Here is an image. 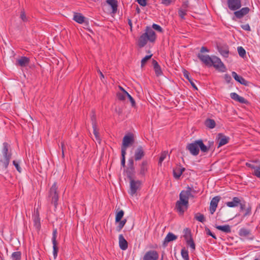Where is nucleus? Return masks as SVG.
Segmentation results:
<instances>
[{
  "mask_svg": "<svg viewBox=\"0 0 260 260\" xmlns=\"http://www.w3.org/2000/svg\"><path fill=\"white\" fill-rule=\"evenodd\" d=\"M240 199L238 197H234L232 201L228 202L225 203L226 205L231 208L236 207L240 203Z\"/></svg>",
  "mask_w": 260,
  "mask_h": 260,
  "instance_id": "obj_23",
  "label": "nucleus"
},
{
  "mask_svg": "<svg viewBox=\"0 0 260 260\" xmlns=\"http://www.w3.org/2000/svg\"><path fill=\"white\" fill-rule=\"evenodd\" d=\"M228 8L232 11H236L239 9L242 6L241 0H228Z\"/></svg>",
  "mask_w": 260,
  "mask_h": 260,
  "instance_id": "obj_9",
  "label": "nucleus"
},
{
  "mask_svg": "<svg viewBox=\"0 0 260 260\" xmlns=\"http://www.w3.org/2000/svg\"><path fill=\"white\" fill-rule=\"evenodd\" d=\"M177 239V236L172 233H169L164 240V244L175 240Z\"/></svg>",
  "mask_w": 260,
  "mask_h": 260,
  "instance_id": "obj_29",
  "label": "nucleus"
},
{
  "mask_svg": "<svg viewBox=\"0 0 260 260\" xmlns=\"http://www.w3.org/2000/svg\"><path fill=\"white\" fill-rule=\"evenodd\" d=\"M152 54L149 55H146L141 60V67H143L145 66L146 62L151 57Z\"/></svg>",
  "mask_w": 260,
  "mask_h": 260,
  "instance_id": "obj_47",
  "label": "nucleus"
},
{
  "mask_svg": "<svg viewBox=\"0 0 260 260\" xmlns=\"http://www.w3.org/2000/svg\"><path fill=\"white\" fill-rule=\"evenodd\" d=\"M224 78L225 81L228 83H229L231 82V81L232 80V78H231V76L228 74L224 75Z\"/></svg>",
  "mask_w": 260,
  "mask_h": 260,
  "instance_id": "obj_59",
  "label": "nucleus"
},
{
  "mask_svg": "<svg viewBox=\"0 0 260 260\" xmlns=\"http://www.w3.org/2000/svg\"><path fill=\"white\" fill-rule=\"evenodd\" d=\"M118 225L116 228V230L118 232H120L122 229L123 228L124 225H125V223L126 222V219H124L123 220L121 219L118 222Z\"/></svg>",
  "mask_w": 260,
  "mask_h": 260,
  "instance_id": "obj_40",
  "label": "nucleus"
},
{
  "mask_svg": "<svg viewBox=\"0 0 260 260\" xmlns=\"http://www.w3.org/2000/svg\"><path fill=\"white\" fill-rule=\"evenodd\" d=\"M220 199V197L216 196L211 200L210 204V212L211 214L215 212Z\"/></svg>",
  "mask_w": 260,
  "mask_h": 260,
  "instance_id": "obj_12",
  "label": "nucleus"
},
{
  "mask_svg": "<svg viewBox=\"0 0 260 260\" xmlns=\"http://www.w3.org/2000/svg\"><path fill=\"white\" fill-rule=\"evenodd\" d=\"M187 243V244L189 245L193 250L195 249V244L192 239H190V240H188Z\"/></svg>",
  "mask_w": 260,
  "mask_h": 260,
  "instance_id": "obj_53",
  "label": "nucleus"
},
{
  "mask_svg": "<svg viewBox=\"0 0 260 260\" xmlns=\"http://www.w3.org/2000/svg\"><path fill=\"white\" fill-rule=\"evenodd\" d=\"M241 27L245 30L250 31V27L249 24H244L241 25Z\"/></svg>",
  "mask_w": 260,
  "mask_h": 260,
  "instance_id": "obj_60",
  "label": "nucleus"
},
{
  "mask_svg": "<svg viewBox=\"0 0 260 260\" xmlns=\"http://www.w3.org/2000/svg\"><path fill=\"white\" fill-rule=\"evenodd\" d=\"M125 93H128L125 90H123V92H118L117 93V97L119 100L124 101L125 99V97L127 96V94H125Z\"/></svg>",
  "mask_w": 260,
  "mask_h": 260,
  "instance_id": "obj_38",
  "label": "nucleus"
},
{
  "mask_svg": "<svg viewBox=\"0 0 260 260\" xmlns=\"http://www.w3.org/2000/svg\"><path fill=\"white\" fill-rule=\"evenodd\" d=\"M125 94H127V97L129 99L132 106H134L135 105V102L134 99L132 98V96L128 93H125Z\"/></svg>",
  "mask_w": 260,
  "mask_h": 260,
  "instance_id": "obj_55",
  "label": "nucleus"
},
{
  "mask_svg": "<svg viewBox=\"0 0 260 260\" xmlns=\"http://www.w3.org/2000/svg\"><path fill=\"white\" fill-rule=\"evenodd\" d=\"M198 57L206 65L211 66L212 58L208 55H203L202 53H199Z\"/></svg>",
  "mask_w": 260,
  "mask_h": 260,
  "instance_id": "obj_14",
  "label": "nucleus"
},
{
  "mask_svg": "<svg viewBox=\"0 0 260 260\" xmlns=\"http://www.w3.org/2000/svg\"><path fill=\"white\" fill-rule=\"evenodd\" d=\"M197 143L198 144L199 147L200 148L202 152H206L208 151L209 148L204 145L202 140H198Z\"/></svg>",
  "mask_w": 260,
  "mask_h": 260,
  "instance_id": "obj_33",
  "label": "nucleus"
},
{
  "mask_svg": "<svg viewBox=\"0 0 260 260\" xmlns=\"http://www.w3.org/2000/svg\"><path fill=\"white\" fill-rule=\"evenodd\" d=\"M230 97L233 100L239 102L242 104H245L246 100L243 97L239 96L237 93L235 92H232L230 94Z\"/></svg>",
  "mask_w": 260,
  "mask_h": 260,
  "instance_id": "obj_24",
  "label": "nucleus"
},
{
  "mask_svg": "<svg viewBox=\"0 0 260 260\" xmlns=\"http://www.w3.org/2000/svg\"><path fill=\"white\" fill-rule=\"evenodd\" d=\"M250 231L249 230L245 229V228H242V229H240V230L239 231V235L241 236H247L249 235H250Z\"/></svg>",
  "mask_w": 260,
  "mask_h": 260,
  "instance_id": "obj_42",
  "label": "nucleus"
},
{
  "mask_svg": "<svg viewBox=\"0 0 260 260\" xmlns=\"http://www.w3.org/2000/svg\"><path fill=\"white\" fill-rule=\"evenodd\" d=\"M128 178L130 180V189L129 193L131 196L135 195L137 191L140 188L141 182L139 180H135L131 175H128Z\"/></svg>",
  "mask_w": 260,
  "mask_h": 260,
  "instance_id": "obj_5",
  "label": "nucleus"
},
{
  "mask_svg": "<svg viewBox=\"0 0 260 260\" xmlns=\"http://www.w3.org/2000/svg\"><path fill=\"white\" fill-rule=\"evenodd\" d=\"M21 253L20 251L14 252L11 255L12 260H20Z\"/></svg>",
  "mask_w": 260,
  "mask_h": 260,
  "instance_id": "obj_37",
  "label": "nucleus"
},
{
  "mask_svg": "<svg viewBox=\"0 0 260 260\" xmlns=\"http://www.w3.org/2000/svg\"><path fill=\"white\" fill-rule=\"evenodd\" d=\"M232 74L233 78L235 79L236 81L239 82L240 84L242 85H247V81L245 80L242 76H239L235 72H233L232 73Z\"/></svg>",
  "mask_w": 260,
  "mask_h": 260,
  "instance_id": "obj_25",
  "label": "nucleus"
},
{
  "mask_svg": "<svg viewBox=\"0 0 260 260\" xmlns=\"http://www.w3.org/2000/svg\"><path fill=\"white\" fill-rule=\"evenodd\" d=\"M161 3L166 5L168 6L171 4V0H161Z\"/></svg>",
  "mask_w": 260,
  "mask_h": 260,
  "instance_id": "obj_61",
  "label": "nucleus"
},
{
  "mask_svg": "<svg viewBox=\"0 0 260 260\" xmlns=\"http://www.w3.org/2000/svg\"><path fill=\"white\" fill-rule=\"evenodd\" d=\"M246 166L253 170L252 174L260 178V164L255 165L252 164L246 163Z\"/></svg>",
  "mask_w": 260,
  "mask_h": 260,
  "instance_id": "obj_19",
  "label": "nucleus"
},
{
  "mask_svg": "<svg viewBox=\"0 0 260 260\" xmlns=\"http://www.w3.org/2000/svg\"><path fill=\"white\" fill-rule=\"evenodd\" d=\"M134 142V137L132 135H125L122 140L121 152H126L127 147L132 145Z\"/></svg>",
  "mask_w": 260,
  "mask_h": 260,
  "instance_id": "obj_6",
  "label": "nucleus"
},
{
  "mask_svg": "<svg viewBox=\"0 0 260 260\" xmlns=\"http://www.w3.org/2000/svg\"><path fill=\"white\" fill-rule=\"evenodd\" d=\"M20 162L17 160H13V164L15 167L16 170L19 173H21L22 171V169L19 165Z\"/></svg>",
  "mask_w": 260,
  "mask_h": 260,
  "instance_id": "obj_46",
  "label": "nucleus"
},
{
  "mask_svg": "<svg viewBox=\"0 0 260 260\" xmlns=\"http://www.w3.org/2000/svg\"><path fill=\"white\" fill-rule=\"evenodd\" d=\"M201 53H203L204 52H209V50L208 49L205 47H202L201 48Z\"/></svg>",
  "mask_w": 260,
  "mask_h": 260,
  "instance_id": "obj_63",
  "label": "nucleus"
},
{
  "mask_svg": "<svg viewBox=\"0 0 260 260\" xmlns=\"http://www.w3.org/2000/svg\"><path fill=\"white\" fill-rule=\"evenodd\" d=\"M192 188L189 186L186 190H182L179 194V199L175 204V209L180 214L183 215L187 209L189 205V198L193 197L191 194Z\"/></svg>",
  "mask_w": 260,
  "mask_h": 260,
  "instance_id": "obj_1",
  "label": "nucleus"
},
{
  "mask_svg": "<svg viewBox=\"0 0 260 260\" xmlns=\"http://www.w3.org/2000/svg\"><path fill=\"white\" fill-rule=\"evenodd\" d=\"M61 150H62V157H64V144L63 142H61Z\"/></svg>",
  "mask_w": 260,
  "mask_h": 260,
  "instance_id": "obj_62",
  "label": "nucleus"
},
{
  "mask_svg": "<svg viewBox=\"0 0 260 260\" xmlns=\"http://www.w3.org/2000/svg\"><path fill=\"white\" fill-rule=\"evenodd\" d=\"M57 230L56 229L54 230L52 234V241L53 243V255L54 257H56L57 254L58 252V248L57 246V241H56V237H57Z\"/></svg>",
  "mask_w": 260,
  "mask_h": 260,
  "instance_id": "obj_15",
  "label": "nucleus"
},
{
  "mask_svg": "<svg viewBox=\"0 0 260 260\" xmlns=\"http://www.w3.org/2000/svg\"><path fill=\"white\" fill-rule=\"evenodd\" d=\"M229 138L228 137H226L225 136L221 134H218V148L225 145L229 142Z\"/></svg>",
  "mask_w": 260,
  "mask_h": 260,
  "instance_id": "obj_20",
  "label": "nucleus"
},
{
  "mask_svg": "<svg viewBox=\"0 0 260 260\" xmlns=\"http://www.w3.org/2000/svg\"><path fill=\"white\" fill-rule=\"evenodd\" d=\"M85 19V17L79 13H75L73 16V20L78 23H83Z\"/></svg>",
  "mask_w": 260,
  "mask_h": 260,
  "instance_id": "obj_26",
  "label": "nucleus"
},
{
  "mask_svg": "<svg viewBox=\"0 0 260 260\" xmlns=\"http://www.w3.org/2000/svg\"><path fill=\"white\" fill-rule=\"evenodd\" d=\"M251 208L250 206H248L246 208V209L244 210L245 213L244 214V216H246L249 215L251 214Z\"/></svg>",
  "mask_w": 260,
  "mask_h": 260,
  "instance_id": "obj_56",
  "label": "nucleus"
},
{
  "mask_svg": "<svg viewBox=\"0 0 260 260\" xmlns=\"http://www.w3.org/2000/svg\"><path fill=\"white\" fill-rule=\"evenodd\" d=\"M237 50L239 56L244 58V57L246 55V51L245 49L242 47L240 46L238 47Z\"/></svg>",
  "mask_w": 260,
  "mask_h": 260,
  "instance_id": "obj_44",
  "label": "nucleus"
},
{
  "mask_svg": "<svg viewBox=\"0 0 260 260\" xmlns=\"http://www.w3.org/2000/svg\"><path fill=\"white\" fill-rule=\"evenodd\" d=\"M183 75L184 76V77L187 79L188 81L190 82V83L191 84V86L195 89H197V86H196V84L195 83H194V82L192 81L191 78L189 76V73H188V71H186V70H184L183 71Z\"/></svg>",
  "mask_w": 260,
  "mask_h": 260,
  "instance_id": "obj_31",
  "label": "nucleus"
},
{
  "mask_svg": "<svg viewBox=\"0 0 260 260\" xmlns=\"http://www.w3.org/2000/svg\"><path fill=\"white\" fill-rule=\"evenodd\" d=\"M156 39L155 32L149 26H147L145 32L139 38L138 44L140 47H143L148 41L154 42Z\"/></svg>",
  "mask_w": 260,
  "mask_h": 260,
  "instance_id": "obj_2",
  "label": "nucleus"
},
{
  "mask_svg": "<svg viewBox=\"0 0 260 260\" xmlns=\"http://www.w3.org/2000/svg\"><path fill=\"white\" fill-rule=\"evenodd\" d=\"M124 215V211L123 210H120L118 211L115 217V221L116 222H119L123 217Z\"/></svg>",
  "mask_w": 260,
  "mask_h": 260,
  "instance_id": "obj_43",
  "label": "nucleus"
},
{
  "mask_svg": "<svg viewBox=\"0 0 260 260\" xmlns=\"http://www.w3.org/2000/svg\"><path fill=\"white\" fill-rule=\"evenodd\" d=\"M91 120L92 121V126L93 125H97L96 122V118H95V115L94 113H92V115H91Z\"/></svg>",
  "mask_w": 260,
  "mask_h": 260,
  "instance_id": "obj_54",
  "label": "nucleus"
},
{
  "mask_svg": "<svg viewBox=\"0 0 260 260\" xmlns=\"http://www.w3.org/2000/svg\"><path fill=\"white\" fill-rule=\"evenodd\" d=\"M194 218L201 222H204L205 221V218L204 217V215L201 213H197L194 215Z\"/></svg>",
  "mask_w": 260,
  "mask_h": 260,
  "instance_id": "obj_35",
  "label": "nucleus"
},
{
  "mask_svg": "<svg viewBox=\"0 0 260 260\" xmlns=\"http://www.w3.org/2000/svg\"><path fill=\"white\" fill-rule=\"evenodd\" d=\"M250 11V9L248 7H244L241 9L240 10L234 12L235 16L238 19H241L245 15L247 14Z\"/></svg>",
  "mask_w": 260,
  "mask_h": 260,
  "instance_id": "obj_13",
  "label": "nucleus"
},
{
  "mask_svg": "<svg viewBox=\"0 0 260 260\" xmlns=\"http://www.w3.org/2000/svg\"><path fill=\"white\" fill-rule=\"evenodd\" d=\"M197 142L198 140H196L193 143L188 144L186 146V149L188 150L192 155L196 156L199 153L200 149Z\"/></svg>",
  "mask_w": 260,
  "mask_h": 260,
  "instance_id": "obj_8",
  "label": "nucleus"
},
{
  "mask_svg": "<svg viewBox=\"0 0 260 260\" xmlns=\"http://www.w3.org/2000/svg\"><path fill=\"white\" fill-rule=\"evenodd\" d=\"M148 162L146 160H144L140 165L139 174L144 176L148 171Z\"/></svg>",
  "mask_w": 260,
  "mask_h": 260,
  "instance_id": "obj_18",
  "label": "nucleus"
},
{
  "mask_svg": "<svg viewBox=\"0 0 260 260\" xmlns=\"http://www.w3.org/2000/svg\"><path fill=\"white\" fill-rule=\"evenodd\" d=\"M119 244L121 249L125 250L127 248V242L122 235L119 236Z\"/></svg>",
  "mask_w": 260,
  "mask_h": 260,
  "instance_id": "obj_22",
  "label": "nucleus"
},
{
  "mask_svg": "<svg viewBox=\"0 0 260 260\" xmlns=\"http://www.w3.org/2000/svg\"><path fill=\"white\" fill-rule=\"evenodd\" d=\"M205 125L209 128H213L215 126V122L211 119H208L205 122Z\"/></svg>",
  "mask_w": 260,
  "mask_h": 260,
  "instance_id": "obj_34",
  "label": "nucleus"
},
{
  "mask_svg": "<svg viewBox=\"0 0 260 260\" xmlns=\"http://www.w3.org/2000/svg\"><path fill=\"white\" fill-rule=\"evenodd\" d=\"M30 59L26 56H21L16 60L15 64L22 68L26 67L28 65Z\"/></svg>",
  "mask_w": 260,
  "mask_h": 260,
  "instance_id": "obj_11",
  "label": "nucleus"
},
{
  "mask_svg": "<svg viewBox=\"0 0 260 260\" xmlns=\"http://www.w3.org/2000/svg\"><path fill=\"white\" fill-rule=\"evenodd\" d=\"M179 16L182 18L184 19V16L186 14V10L180 9L178 11Z\"/></svg>",
  "mask_w": 260,
  "mask_h": 260,
  "instance_id": "obj_51",
  "label": "nucleus"
},
{
  "mask_svg": "<svg viewBox=\"0 0 260 260\" xmlns=\"http://www.w3.org/2000/svg\"><path fill=\"white\" fill-rule=\"evenodd\" d=\"M57 187L56 183H54L50 189V193L49 198L50 200L51 204H53L55 208H56L57 206V201L58 200V196L57 193Z\"/></svg>",
  "mask_w": 260,
  "mask_h": 260,
  "instance_id": "obj_4",
  "label": "nucleus"
},
{
  "mask_svg": "<svg viewBox=\"0 0 260 260\" xmlns=\"http://www.w3.org/2000/svg\"><path fill=\"white\" fill-rule=\"evenodd\" d=\"M152 63L153 65L155 74L157 76H160L162 73L160 67L158 64V62L156 60H153L152 61Z\"/></svg>",
  "mask_w": 260,
  "mask_h": 260,
  "instance_id": "obj_27",
  "label": "nucleus"
},
{
  "mask_svg": "<svg viewBox=\"0 0 260 260\" xmlns=\"http://www.w3.org/2000/svg\"><path fill=\"white\" fill-rule=\"evenodd\" d=\"M184 171V168L180 166L176 167L173 170L174 177L176 179H179Z\"/></svg>",
  "mask_w": 260,
  "mask_h": 260,
  "instance_id": "obj_21",
  "label": "nucleus"
},
{
  "mask_svg": "<svg viewBox=\"0 0 260 260\" xmlns=\"http://www.w3.org/2000/svg\"><path fill=\"white\" fill-rule=\"evenodd\" d=\"M181 254L182 257L184 258V260H189V256H188V252L185 249V248L182 249L181 251Z\"/></svg>",
  "mask_w": 260,
  "mask_h": 260,
  "instance_id": "obj_39",
  "label": "nucleus"
},
{
  "mask_svg": "<svg viewBox=\"0 0 260 260\" xmlns=\"http://www.w3.org/2000/svg\"><path fill=\"white\" fill-rule=\"evenodd\" d=\"M34 221L35 223V225L37 228H39L40 226V218L39 212L37 211L36 213H35L34 217Z\"/></svg>",
  "mask_w": 260,
  "mask_h": 260,
  "instance_id": "obj_36",
  "label": "nucleus"
},
{
  "mask_svg": "<svg viewBox=\"0 0 260 260\" xmlns=\"http://www.w3.org/2000/svg\"><path fill=\"white\" fill-rule=\"evenodd\" d=\"M10 148V146L8 143H3L2 153L4 159L0 160V170L5 171L8 168L12 156L11 153L9 151Z\"/></svg>",
  "mask_w": 260,
  "mask_h": 260,
  "instance_id": "obj_3",
  "label": "nucleus"
},
{
  "mask_svg": "<svg viewBox=\"0 0 260 260\" xmlns=\"http://www.w3.org/2000/svg\"><path fill=\"white\" fill-rule=\"evenodd\" d=\"M205 231H206V233L207 235L211 236L214 239H216V237L214 234H213L211 231L207 228H205Z\"/></svg>",
  "mask_w": 260,
  "mask_h": 260,
  "instance_id": "obj_57",
  "label": "nucleus"
},
{
  "mask_svg": "<svg viewBox=\"0 0 260 260\" xmlns=\"http://www.w3.org/2000/svg\"><path fill=\"white\" fill-rule=\"evenodd\" d=\"M125 154L126 152H121V165L123 167H125Z\"/></svg>",
  "mask_w": 260,
  "mask_h": 260,
  "instance_id": "obj_50",
  "label": "nucleus"
},
{
  "mask_svg": "<svg viewBox=\"0 0 260 260\" xmlns=\"http://www.w3.org/2000/svg\"><path fill=\"white\" fill-rule=\"evenodd\" d=\"M168 151H164L161 152V155L159 157V161H158V164L159 165H161L162 162L167 157V156H168Z\"/></svg>",
  "mask_w": 260,
  "mask_h": 260,
  "instance_id": "obj_41",
  "label": "nucleus"
},
{
  "mask_svg": "<svg viewBox=\"0 0 260 260\" xmlns=\"http://www.w3.org/2000/svg\"><path fill=\"white\" fill-rule=\"evenodd\" d=\"M20 17L23 21L25 22L27 21V17H26L24 10H22L21 11Z\"/></svg>",
  "mask_w": 260,
  "mask_h": 260,
  "instance_id": "obj_52",
  "label": "nucleus"
},
{
  "mask_svg": "<svg viewBox=\"0 0 260 260\" xmlns=\"http://www.w3.org/2000/svg\"><path fill=\"white\" fill-rule=\"evenodd\" d=\"M188 2H185L183 3L182 5V7L184 9V10H186V9L188 7Z\"/></svg>",
  "mask_w": 260,
  "mask_h": 260,
  "instance_id": "obj_64",
  "label": "nucleus"
},
{
  "mask_svg": "<svg viewBox=\"0 0 260 260\" xmlns=\"http://www.w3.org/2000/svg\"><path fill=\"white\" fill-rule=\"evenodd\" d=\"M211 66L218 69L220 72H224L226 70V68L223 62L218 57L214 56L212 58Z\"/></svg>",
  "mask_w": 260,
  "mask_h": 260,
  "instance_id": "obj_7",
  "label": "nucleus"
},
{
  "mask_svg": "<svg viewBox=\"0 0 260 260\" xmlns=\"http://www.w3.org/2000/svg\"><path fill=\"white\" fill-rule=\"evenodd\" d=\"M107 3L109 5L113 12H116L117 10V1L116 0H107Z\"/></svg>",
  "mask_w": 260,
  "mask_h": 260,
  "instance_id": "obj_32",
  "label": "nucleus"
},
{
  "mask_svg": "<svg viewBox=\"0 0 260 260\" xmlns=\"http://www.w3.org/2000/svg\"><path fill=\"white\" fill-rule=\"evenodd\" d=\"M239 206L240 207V210L241 211H244L247 208L246 202L243 200H240V203H239Z\"/></svg>",
  "mask_w": 260,
  "mask_h": 260,
  "instance_id": "obj_49",
  "label": "nucleus"
},
{
  "mask_svg": "<svg viewBox=\"0 0 260 260\" xmlns=\"http://www.w3.org/2000/svg\"><path fill=\"white\" fill-rule=\"evenodd\" d=\"M134 160L132 158L129 159L128 161V169L127 171L128 175H131L135 171V168L134 166Z\"/></svg>",
  "mask_w": 260,
  "mask_h": 260,
  "instance_id": "obj_30",
  "label": "nucleus"
},
{
  "mask_svg": "<svg viewBox=\"0 0 260 260\" xmlns=\"http://www.w3.org/2000/svg\"><path fill=\"white\" fill-rule=\"evenodd\" d=\"M92 127H93V134L94 135L95 139L100 143V137H99V133H98V132L96 130L97 125H93Z\"/></svg>",
  "mask_w": 260,
  "mask_h": 260,
  "instance_id": "obj_45",
  "label": "nucleus"
},
{
  "mask_svg": "<svg viewBox=\"0 0 260 260\" xmlns=\"http://www.w3.org/2000/svg\"><path fill=\"white\" fill-rule=\"evenodd\" d=\"M145 155V152L142 146H139L135 152V160H139L141 159Z\"/></svg>",
  "mask_w": 260,
  "mask_h": 260,
  "instance_id": "obj_17",
  "label": "nucleus"
},
{
  "mask_svg": "<svg viewBox=\"0 0 260 260\" xmlns=\"http://www.w3.org/2000/svg\"><path fill=\"white\" fill-rule=\"evenodd\" d=\"M137 2L141 6L145 7L147 5V0H137Z\"/></svg>",
  "mask_w": 260,
  "mask_h": 260,
  "instance_id": "obj_58",
  "label": "nucleus"
},
{
  "mask_svg": "<svg viewBox=\"0 0 260 260\" xmlns=\"http://www.w3.org/2000/svg\"><path fill=\"white\" fill-rule=\"evenodd\" d=\"M159 255L158 252L154 250H149L144 254L143 260H158Z\"/></svg>",
  "mask_w": 260,
  "mask_h": 260,
  "instance_id": "obj_10",
  "label": "nucleus"
},
{
  "mask_svg": "<svg viewBox=\"0 0 260 260\" xmlns=\"http://www.w3.org/2000/svg\"><path fill=\"white\" fill-rule=\"evenodd\" d=\"M217 49L220 54L224 57H228L229 54V49L227 45H218Z\"/></svg>",
  "mask_w": 260,
  "mask_h": 260,
  "instance_id": "obj_16",
  "label": "nucleus"
},
{
  "mask_svg": "<svg viewBox=\"0 0 260 260\" xmlns=\"http://www.w3.org/2000/svg\"><path fill=\"white\" fill-rule=\"evenodd\" d=\"M152 28H153L154 29H155V30H156L159 32H163L162 28H161V27L160 26H159L158 24H153L152 25Z\"/></svg>",
  "mask_w": 260,
  "mask_h": 260,
  "instance_id": "obj_48",
  "label": "nucleus"
},
{
  "mask_svg": "<svg viewBox=\"0 0 260 260\" xmlns=\"http://www.w3.org/2000/svg\"><path fill=\"white\" fill-rule=\"evenodd\" d=\"M215 228L218 230L221 231L225 233H230L231 232V229L229 225H215Z\"/></svg>",
  "mask_w": 260,
  "mask_h": 260,
  "instance_id": "obj_28",
  "label": "nucleus"
}]
</instances>
